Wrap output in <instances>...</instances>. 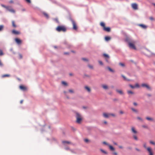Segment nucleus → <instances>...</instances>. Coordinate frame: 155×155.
<instances>
[{
	"label": "nucleus",
	"mask_w": 155,
	"mask_h": 155,
	"mask_svg": "<svg viewBox=\"0 0 155 155\" xmlns=\"http://www.w3.org/2000/svg\"><path fill=\"white\" fill-rule=\"evenodd\" d=\"M69 74L70 76H72L73 75V74L72 73H69Z\"/></svg>",
	"instance_id": "obj_64"
},
{
	"label": "nucleus",
	"mask_w": 155,
	"mask_h": 155,
	"mask_svg": "<svg viewBox=\"0 0 155 155\" xmlns=\"http://www.w3.org/2000/svg\"><path fill=\"white\" fill-rule=\"evenodd\" d=\"M127 93L128 94H134V92H132L131 91H127Z\"/></svg>",
	"instance_id": "obj_24"
},
{
	"label": "nucleus",
	"mask_w": 155,
	"mask_h": 155,
	"mask_svg": "<svg viewBox=\"0 0 155 155\" xmlns=\"http://www.w3.org/2000/svg\"><path fill=\"white\" fill-rule=\"evenodd\" d=\"M43 15H44V16L47 18H49V16H48V14H47L45 12H43Z\"/></svg>",
	"instance_id": "obj_25"
},
{
	"label": "nucleus",
	"mask_w": 155,
	"mask_h": 155,
	"mask_svg": "<svg viewBox=\"0 0 155 155\" xmlns=\"http://www.w3.org/2000/svg\"><path fill=\"white\" fill-rule=\"evenodd\" d=\"M98 62L99 63V64L101 65H103V64L102 62L101 61H98Z\"/></svg>",
	"instance_id": "obj_48"
},
{
	"label": "nucleus",
	"mask_w": 155,
	"mask_h": 155,
	"mask_svg": "<svg viewBox=\"0 0 155 155\" xmlns=\"http://www.w3.org/2000/svg\"><path fill=\"white\" fill-rule=\"evenodd\" d=\"M102 87L103 89L105 90H107L108 89V86L106 85H103L102 86Z\"/></svg>",
	"instance_id": "obj_21"
},
{
	"label": "nucleus",
	"mask_w": 155,
	"mask_h": 155,
	"mask_svg": "<svg viewBox=\"0 0 155 155\" xmlns=\"http://www.w3.org/2000/svg\"><path fill=\"white\" fill-rule=\"evenodd\" d=\"M20 89L23 91H25L27 90V88L21 85L19 87Z\"/></svg>",
	"instance_id": "obj_14"
},
{
	"label": "nucleus",
	"mask_w": 155,
	"mask_h": 155,
	"mask_svg": "<svg viewBox=\"0 0 155 155\" xmlns=\"http://www.w3.org/2000/svg\"><path fill=\"white\" fill-rule=\"evenodd\" d=\"M103 115L104 117L106 118H108L109 117V114H108L106 113H103Z\"/></svg>",
	"instance_id": "obj_17"
},
{
	"label": "nucleus",
	"mask_w": 155,
	"mask_h": 155,
	"mask_svg": "<svg viewBox=\"0 0 155 155\" xmlns=\"http://www.w3.org/2000/svg\"><path fill=\"white\" fill-rule=\"evenodd\" d=\"M10 76V75L9 74H5L3 75L2 76V77L3 78H5V77H9Z\"/></svg>",
	"instance_id": "obj_26"
},
{
	"label": "nucleus",
	"mask_w": 155,
	"mask_h": 155,
	"mask_svg": "<svg viewBox=\"0 0 155 155\" xmlns=\"http://www.w3.org/2000/svg\"><path fill=\"white\" fill-rule=\"evenodd\" d=\"M25 1L28 2V3H31V0H25Z\"/></svg>",
	"instance_id": "obj_55"
},
{
	"label": "nucleus",
	"mask_w": 155,
	"mask_h": 155,
	"mask_svg": "<svg viewBox=\"0 0 155 155\" xmlns=\"http://www.w3.org/2000/svg\"><path fill=\"white\" fill-rule=\"evenodd\" d=\"M56 30L59 32L61 31L65 32L66 31V28L64 26H59L56 28Z\"/></svg>",
	"instance_id": "obj_2"
},
{
	"label": "nucleus",
	"mask_w": 155,
	"mask_h": 155,
	"mask_svg": "<svg viewBox=\"0 0 155 155\" xmlns=\"http://www.w3.org/2000/svg\"><path fill=\"white\" fill-rule=\"evenodd\" d=\"M141 86L144 87H145L149 90H151V88L150 86L147 84H143L141 85Z\"/></svg>",
	"instance_id": "obj_4"
},
{
	"label": "nucleus",
	"mask_w": 155,
	"mask_h": 155,
	"mask_svg": "<svg viewBox=\"0 0 155 155\" xmlns=\"http://www.w3.org/2000/svg\"><path fill=\"white\" fill-rule=\"evenodd\" d=\"M146 119L149 121H153V118L149 117H146Z\"/></svg>",
	"instance_id": "obj_20"
},
{
	"label": "nucleus",
	"mask_w": 155,
	"mask_h": 155,
	"mask_svg": "<svg viewBox=\"0 0 155 155\" xmlns=\"http://www.w3.org/2000/svg\"><path fill=\"white\" fill-rule=\"evenodd\" d=\"M131 110L133 111H134V112L135 113H138V110H137L135 109L134 108H131Z\"/></svg>",
	"instance_id": "obj_27"
},
{
	"label": "nucleus",
	"mask_w": 155,
	"mask_h": 155,
	"mask_svg": "<svg viewBox=\"0 0 155 155\" xmlns=\"http://www.w3.org/2000/svg\"><path fill=\"white\" fill-rule=\"evenodd\" d=\"M7 9L10 12L13 13H15V11L13 9H9V8L8 7V8Z\"/></svg>",
	"instance_id": "obj_19"
},
{
	"label": "nucleus",
	"mask_w": 155,
	"mask_h": 155,
	"mask_svg": "<svg viewBox=\"0 0 155 155\" xmlns=\"http://www.w3.org/2000/svg\"><path fill=\"white\" fill-rule=\"evenodd\" d=\"M147 96L148 97H150L151 96V95L150 94H147Z\"/></svg>",
	"instance_id": "obj_60"
},
{
	"label": "nucleus",
	"mask_w": 155,
	"mask_h": 155,
	"mask_svg": "<svg viewBox=\"0 0 155 155\" xmlns=\"http://www.w3.org/2000/svg\"><path fill=\"white\" fill-rule=\"evenodd\" d=\"M70 20L72 22L73 25V28L74 30H77L78 29V27L76 23L71 18H70Z\"/></svg>",
	"instance_id": "obj_3"
},
{
	"label": "nucleus",
	"mask_w": 155,
	"mask_h": 155,
	"mask_svg": "<svg viewBox=\"0 0 155 155\" xmlns=\"http://www.w3.org/2000/svg\"><path fill=\"white\" fill-rule=\"evenodd\" d=\"M88 67L89 68L91 69H93V65L88 64Z\"/></svg>",
	"instance_id": "obj_32"
},
{
	"label": "nucleus",
	"mask_w": 155,
	"mask_h": 155,
	"mask_svg": "<svg viewBox=\"0 0 155 155\" xmlns=\"http://www.w3.org/2000/svg\"><path fill=\"white\" fill-rule=\"evenodd\" d=\"M19 57L20 59H21L22 58V56L21 54H19Z\"/></svg>",
	"instance_id": "obj_54"
},
{
	"label": "nucleus",
	"mask_w": 155,
	"mask_h": 155,
	"mask_svg": "<svg viewBox=\"0 0 155 155\" xmlns=\"http://www.w3.org/2000/svg\"><path fill=\"white\" fill-rule=\"evenodd\" d=\"M84 141L86 143H88L90 140L87 139H84Z\"/></svg>",
	"instance_id": "obj_37"
},
{
	"label": "nucleus",
	"mask_w": 155,
	"mask_h": 155,
	"mask_svg": "<svg viewBox=\"0 0 155 155\" xmlns=\"http://www.w3.org/2000/svg\"><path fill=\"white\" fill-rule=\"evenodd\" d=\"M103 56H104V57H105L106 58H109V56L107 54H103Z\"/></svg>",
	"instance_id": "obj_33"
},
{
	"label": "nucleus",
	"mask_w": 155,
	"mask_h": 155,
	"mask_svg": "<svg viewBox=\"0 0 155 155\" xmlns=\"http://www.w3.org/2000/svg\"><path fill=\"white\" fill-rule=\"evenodd\" d=\"M133 137L134 138V139L136 140H138V138L136 135H133Z\"/></svg>",
	"instance_id": "obj_29"
},
{
	"label": "nucleus",
	"mask_w": 155,
	"mask_h": 155,
	"mask_svg": "<svg viewBox=\"0 0 155 155\" xmlns=\"http://www.w3.org/2000/svg\"><path fill=\"white\" fill-rule=\"evenodd\" d=\"M109 58H105L106 61L108 63L109 62Z\"/></svg>",
	"instance_id": "obj_51"
},
{
	"label": "nucleus",
	"mask_w": 155,
	"mask_h": 155,
	"mask_svg": "<svg viewBox=\"0 0 155 155\" xmlns=\"http://www.w3.org/2000/svg\"><path fill=\"white\" fill-rule=\"evenodd\" d=\"M147 150L149 153V155H153V153L151 149L149 147H148L147 148Z\"/></svg>",
	"instance_id": "obj_7"
},
{
	"label": "nucleus",
	"mask_w": 155,
	"mask_h": 155,
	"mask_svg": "<svg viewBox=\"0 0 155 155\" xmlns=\"http://www.w3.org/2000/svg\"><path fill=\"white\" fill-rule=\"evenodd\" d=\"M137 119L141 122L143 121V119L140 117H137Z\"/></svg>",
	"instance_id": "obj_36"
},
{
	"label": "nucleus",
	"mask_w": 155,
	"mask_h": 155,
	"mask_svg": "<svg viewBox=\"0 0 155 155\" xmlns=\"http://www.w3.org/2000/svg\"><path fill=\"white\" fill-rule=\"evenodd\" d=\"M100 150L102 152L104 153L105 154H107V153L106 151L103 150L102 149H101Z\"/></svg>",
	"instance_id": "obj_28"
},
{
	"label": "nucleus",
	"mask_w": 155,
	"mask_h": 155,
	"mask_svg": "<svg viewBox=\"0 0 155 155\" xmlns=\"http://www.w3.org/2000/svg\"><path fill=\"white\" fill-rule=\"evenodd\" d=\"M103 30L106 31H107L108 32H109L110 31V27H104V28Z\"/></svg>",
	"instance_id": "obj_11"
},
{
	"label": "nucleus",
	"mask_w": 155,
	"mask_h": 155,
	"mask_svg": "<svg viewBox=\"0 0 155 155\" xmlns=\"http://www.w3.org/2000/svg\"><path fill=\"white\" fill-rule=\"evenodd\" d=\"M132 7L134 9L136 10L138 9L137 5L136 3H133L132 4Z\"/></svg>",
	"instance_id": "obj_8"
},
{
	"label": "nucleus",
	"mask_w": 155,
	"mask_h": 155,
	"mask_svg": "<svg viewBox=\"0 0 155 155\" xmlns=\"http://www.w3.org/2000/svg\"><path fill=\"white\" fill-rule=\"evenodd\" d=\"M54 20L55 21V22L58 23H59V22L58 20V19L57 18H55L54 19Z\"/></svg>",
	"instance_id": "obj_35"
},
{
	"label": "nucleus",
	"mask_w": 155,
	"mask_h": 155,
	"mask_svg": "<svg viewBox=\"0 0 155 155\" xmlns=\"http://www.w3.org/2000/svg\"><path fill=\"white\" fill-rule=\"evenodd\" d=\"M9 2L11 3H13V1L12 0H11L9 1Z\"/></svg>",
	"instance_id": "obj_62"
},
{
	"label": "nucleus",
	"mask_w": 155,
	"mask_h": 155,
	"mask_svg": "<svg viewBox=\"0 0 155 155\" xmlns=\"http://www.w3.org/2000/svg\"><path fill=\"white\" fill-rule=\"evenodd\" d=\"M131 130L132 132L134 134H136L137 133V131L135 130V128L134 127H132L131 128Z\"/></svg>",
	"instance_id": "obj_12"
},
{
	"label": "nucleus",
	"mask_w": 155,
	"mask_h": 155,
	"mask_svg": "<svg viewBox=\"0 0 155 155\" xmlns=\"http://www.w3.org/2000/svg\"><path fill=\"white\" fill-rule=\"evenodd\" d=\"M64 94L65 95H67V92L66 91H64Z\"/></svg>",
	"instance_id": "obj_61"
},
{
	"label": "nucleus",
	"mask_w": 155,
	"mask_h": 155,
	"mask_svg": "<svg viewBox=\"0 0 155 155\" xmlns=\"http://www.w3.org/2000/svg\"><path fill=\"white\" fill-rule=\"evenodd\" d=\"M62 143H67L68 144L70 143V142H69V141H63Z\"/></svg>",
	"instance_id": "obj_43"
},
{
	"label": "nucleus",
	"mask_w": 155,
	"mask_h": 155,
	"mask_svg": "<svg viewBox=\"0 0 155 155\" xmlns=\"http://www.w3.org/2000/svg\"><path fill=\"white\" fill-rule=\"evenodd\" d=\"M68 91H69V92L71 93H74V91L72 89H69Z\"/></svg>",
	"instance_id": "obj_40"
},
{
	"label": "nucleus",
	"mask_w": 155,
	"mask_h": 155,
	"mask_svg": "<svg viewBox=\"0 0 155 155\" xmlns=\"http://www.w3.org/2000/svg\"><path fill=\"white\" fill-rule=\"evenodd\" d=\"M105 39L106 41H108L110 39V38L109 37H105Z\"/></svg>",
	"instance_id": "obj_30"
},
{
	"label": "nucleus",
	"mask_w": 155,
	"mask_h": 155,
	"mask_svg": "<svg viewBox=\"0 0 155 155\" xmlns=\"http://www.w3.org/2000/svg\"><path fill=\"white\" fill-rule=\"evenodd\" d=\"M109 115H111L113 117H115V114H109Z\"/></svg>",
	"instance_id": "obj_52"
},
{
	"label": "nucleus",
	"mask_w": 155,
	"mask_h": 155,
	"mask_svg": "<svg viewBox=\"0 0 155 155\" xmlns=\"http://www.w3.org/2000/svg\"><path fill=\"white\" fill-rule=\"evenodd\" d=\"M112 154L114 155H117V153L116 152H114Z\"/></svg>",
	"instance_id": "obj_57"
},
{
	"label": "nucleus",
	"mask_w": 155,
	"mask_h": 155,
	"mask_svg": "<svg viewBox=\"0 0 155 155\" xmlns=\"http://www.w3.org/2000/svg\"><path fill=\"white\" fill-rule=\"evenodd\" d=\"M149 19L152 21H153L154 20V18L152 17H149Z\"/></svg>",
	"instance_id": "obj_45"
},
{
	"label": "nucleus",
	"mask_w": 155,
	"mask_h": 155,
	"mask_svg": "<svg viewBox=\"0 0 155 155\" xmlns=\"http://www.w3.org/2000/svg\"><path fill=\"white\" fill-rule=\"evenodd\" d=\"M129 86L132 89H134L136 87L138 88L139 87V85L137 83L136 84L135 86L132 85L131 84H129Z\"/></svg>",
	"instance_id": "obj_6"
},
{
	"label": "nucleus",
	"mask_w": 155,
	"mask_h": 155,
	"mask_svg": "<svg viewBox=\"0 0 155 155\" xmlns=\"http://www.w3.org/2000/svg\"><path fill=\"white\" fill-rule=\"evenodd\" d=\"M129 46V47L131 48L134 49H136V48L134 45L133 44L130 42H128Z\"/></svg>",
	"instance_id": "obj_5"
},
{
	"label": "nucleus",
	"mask_w": 155,
	"mask_h": 155,
	"mask_svg": "<svg viewBox=\"0 0 155 155\" xmlns=\"http://www.w3.org/2000/svg\"><path fill=\"white\" fill-rule=\"evenodd\" d=\"M62 84L64 85H67V83L65 81H62Z\"/></svg>",
	"instance_id": "obj_50"
},
{
	"label": "nucleus",
	"mask_w": 155,
	"mask_h": 155,
	"mask_svg": "<svg viewBox=\"0 0 155 155\" xmlns=\"http://www.w3.org/2000/svg\"><path fill=\"white\" fill-rule=\"evenodd\" d=\"M84 89L87 91L88 93H90L91 92V89L90 87L88 86H86L84 87Z\"/></svg>",
	"instance_id": "obj_9"
},
{
	"label": "nucleus",
	"mask_w": 155,
	"mask_h": 155,
	"mask_svg": "<svg viewBox=\"0 0 155 155\" xmlns=\"http://www.w3.org/2000/svg\"><path fill=\"white\" fill-rule=\"evenodd\" d=\"M116 91L118 93L122 95L124 94V93L121 90H119L118 89H116Z\"/></svg>",
	"instance_id": "obj_15"
},
{
	"label": "nucleus",
	"mask_w": 155,
	"mask_h": 155,
	"mask_svg": "<svg viewBox=\"0 0 155 155\" xmlns=\"http://www.w3.org/2000/svg\"><path fill=\"white\" fill-rule=\"evenodd\" d=\"M12 33L15 35H19L20 34L19 31L13 30L12 31Z\"/></svg>",
	"instance_id": "obj_10"
},
{
	"label": "nucleus",
	"mask_w": 155,
	"mask_h": 155,
	"mask_svg": "<svg viewBox=\"0 0 155 155\" xmlns=\"http://www.w3.org/2000/svg\"><path fill=\"white\" fill-rule=\"evenodd\" d=\"M143 147L145 148V149H146L147 148V146H146V143H144L143 144Z\"/></svg>",
	"instance_id": "obj_47"
},
{
	"label": "nucleus",
	"mask_w": 155,
	"mask_h": 155,
	"mask_svg": "<svg viewBox=\"0 0 155 155\" xmlns=\"http://www.w3.org/2000/svg\"><path fill=\"white\" fill-rule=\"evenodd\" d=\"M150 143L152 144L153 145H155V143L153 141H150Z\"/></svg>",
	"instance_id": "obj_49"
},
{
	"label": "nucleus",
	"mask_w": 155,
	"mask_h": 155,
	"mask_svg": "<svg viewBox=\"0 0 155 155\" xmlns=\"http://www.w3.org/2000/svg\"><path fill=\"white\" fill-rule=\"evenodd\" d=\"M103 144H105V145H109V144H108L107 142H106L105 141H104L103 142Z\"/></svg>",
	"instance_id": "obj_53"
},
{
	"label": "nucleus",
	"mask_w": 155,
	"mask_h": 155,
	"mask_svg": "<svg viewBox=\"0 0 155 155\" xmlns=\"http://www.w3.org/2000/svg\"><path fill=\"white\" fill-rule=\"evenodd\" d=\"M133 104L135 106H136L137 105V104L136 102H134L133 103Z\"/></svg>",
	"instance_id": "obj_59"
},
{
	"label": "nucleus",
	"mask_w": 155,
	"mask_h": 155,
	"mask_svg": "<svg viewBox=\"0 0 155 155\" xmlns=\"http://www.w3.org/2000/svg\"><path fill=\"white\" fill-rule=\"evenodd\" d=\"M108 146L111 150L112 151H114V148L112 146L109 145H108Z\"/></svg>",
	"instance_id": "obj_23"
},
{
	"label": "nucleus",
	"mask_w": 155,
	"mask_h": 155,
	"mask_svg": "<svg viewBox=\"0 0 155 155\" xmlns=\"http://www.w3.org/2000/svg\"><path fill=\"white\" fill-rule=\"evenodd\" d=\"M113 143H114V145H117V143H116V142H113Z\"/></svg>",
	"instance_id": "obj_63"
},
{
	"label": "nucleus",
	"mask_w": 155,
	"mask_h": 155,
	"mask_svg": "<svg viewBox=\"0 0 155 155\" xmlns=\"http://www.w3.org/2000/svg\"><path fill=\"white\" fill-rule=\"evenodd\" d=\"M1 6L7 9L8 8V7L5 6L3 5L2 4Z\"/></svg>",
	"instance_id": "obj_46"
},
{
	"label": "nucleus",
	"mask_w": 155,
	"mask_h": 155,
	"mask_svg": "<svg viewBox=\"0 0 155 155\" xmlns=\"http://www.w3.org/2000/svg\"><path fill=\"white\" fill-rule=\"evenodd\" d=\"M119 64L122 67H124L125 66L124 64L121 63H120Z\"/></svg>",
	"instance_id": "obj_44"
},
{
	"label": "nucleus",
	"mask_w": 155,
	"mask_h": 155,
	"mask_svg": "<svg viewBox=\"0 0 155 155\" xmlns=\"http://www.w3.org/2000/svg\"><path fill=\"white\" fill-rule=\"evenodd\" d=\"M110 72L114 73V71L110 67H107V68Z\"/></svg>",
	"instance_id": "obj_18"
},
{
	"label": "nucleus",
	"mask_w": 155,
	"mask_h": 155,
	"mask_svg": "<svg viewBox=\"0 0 155 155\" xmlns=\"http://www.w3.org/2000/svg\"><path fill=\"white\" fill-rule=\"evenodd\" d=\"M12 26L14 27V28H15L16 27V25H15V22L14 21H12Z\"/></svg>",
	"instance_id": "obj_38"
},
{
	"label": "nucleus",
	"mask_w": 155,
	"mask_h": 155,
	"mask_svg": "<svg viewBox=\"0 0 155 155\" xmlns=\"http://www.w3.org/2000/svg\"><path fill=\"white\" fill-rule=\"evenodd\" d=\"M64 54H66V55H68L69 54V53L68 52H64Z\"/></svg>",
	"instance_id": "obj_56"
},
{
	"label": "nucleus",
	"mask_w": 155,
	"mask_h": 155,
	"mask_svg": "<svg viewBox=\"0 0 155 155\" xmlns=\"http://www.w3.org/2000/svg\"><path fill=\"white\" fill-rule=\"evenodd\" d=\"M139 26L144 29H146L147 28V26L146 25L143 24H140Z\"/></svg>",
	"instance_id": "obj_22"
},
{
	"label": "nucleus",
	"mask_w": 155,
	"mask_h": 155,
	"mask_svg": "<svg viewBox=\"0 0 155 155\" xmlns=\"http://www.w3.org/2000/svg\"><path fill=\"white\" fill-rule=\"evenodd\" d=\"M76 122L78 124L81 123L82 120V118L81 115L78 113H76Z\"/></svg>",
	"instance_id": "obj_1"
},
{
	"label": "nucleus",
	"mask_w": 155,
	"mask_h": 155,
	"mask_svg": "<svg viewBox=\"0 0 155 155\" xmlns=\"http://www.w3.org/2000/svg\"><path fill=\"white\" fill-rule=\"evenodd\" d=\"M142 127L144 128L148 129V126L147 125H143L142 126Z\"/></svg>",
	"instance_id": "obj_39"
},
{
	"label": "nucleus",
	"mask_w": 155,
	"mask_h": 155,
	"mask_svg": "<svg viewBox=\"0 0 155 155\" xmlns=\"http://www.w3.org/2000/svg\"><path fill=\"white\" fill-rule=\"evenodd\" d=\"M135 150L138 151H140V150L137 148H135Z\"/></svg>",
	"instance_id": "obj_58"
},
{
	"label": "nucleus",
	"mask_w": 155,
	"mask_h": 155,
	"mask_svg": "<svg viewBox=\"0 0 155 155\" xmlns=\"http://www.w3.org/2000/svg\"><path fill=\"white\" fill-rule=\"evenodd\" d=\"M121 76L123 77L124 80L126 81H130V80L127 78L124 75H121Z\"/></svg>",
	"instance_id": "obj_16"
},
{
	"label": "nucleus",
	"mask_w": 155,
	"mask_h": 155,
	"mask_svg": "<svg viewBox=\"0 0 155 155\" xmlns=\"http://www.w3.org/2000/svg\"><path fill=\"white\" fill-rule=\"evenodd\" d=\"M4 54V53L0 49V56L3 55Z\"/></svg>",
	"instance_id": "obj_41"
},
{
	"label": "nucleus",
	"mask_w": 155,
	"mask_h": 155,
	"mask_svg": "<svg viewBox=\"0 0 155 155\" xmlns=\"http://www.w3.org/2000/svg\"><path fill=\"white\" fill-rule=\"evenodd\" d=\"M4 26L2 25H0V31L2 30L4 28Z\"/></svg>",
	"instance_id": "obj_34"
},
{
	"label": "nucleus",
	"mask_w": 155,
	"mask_h": 155,
	"mask_svg": "<svg viewBox=\"0 0 155 155\" xmlns=\"http://www.w3.org/2000/svg\"><path fill=\"white\" fill-rule=\"evenodd\" d=\"M15 41L18 44H21V40L20 39L18 38H16L15 39Z\"/></svg>",
	"instance_id": "obj_13"
},
{
	"label": "nucleus",
	"mask_w": 155,
	"mask_h": 155,
	"mask_svg": "<svg viewBox=\"0 0 155 155\" xmlns=\"http://www.w3.org/2000/svg\"><path fill=\"white\" fill-rule=\"evenodd\" d=\"M82 60L84 61H88V60L87 59L85 58H82Z\"/></svg>",
	"instance_id": "obj_42"
},
{
	"label": "nucleus",
	"mask_w": 155,
	"mask_h": 155,
	"mask_svg": "<svg viewBox=\"0 0 155 155\" xmlns=\"http://www.w3.org/2000/svg\"><path fill=\"white\" fill-rule=\"evenodd\" d=\"M100 25L102 26L103 27V28L104 27H105V24L103 22H101L100 23Z\"/></svg>",
	"instance_id": "obj_31"
}]
</instances>
